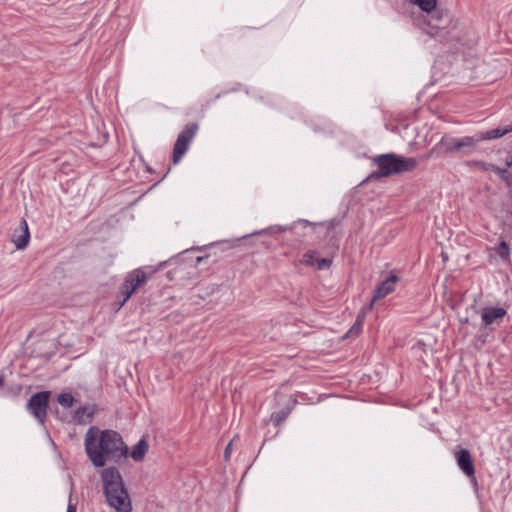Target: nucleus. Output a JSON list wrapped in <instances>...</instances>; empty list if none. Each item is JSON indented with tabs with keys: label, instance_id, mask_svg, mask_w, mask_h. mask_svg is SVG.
I'll list each match as a JSON object with an SVG mask.
<instances>
[{
	"label": "nucleus",
	"instance_id": "f257e3e1",
	"mask_svg": "<svg viewBox=\"0 0 512 512\" xmlns=\"http://www.w3.org/2000/svg\"><path fill=\"white\" fill-rule=\"evenodd\" d=\"M84 447L89 460L97 468L108 462L119 463L128 456V447L118 432L95 426L85 433Z\"/></svg>",
	"mask_w": 512,
	"mask_h": 512
},
{
	"label": "nucleus",
	"instance_id": "f03ea898",
	"mask_svg": "<svg viewBox=\"0 0 512 512\" xmlns=\"http://www.w3.org/2000/svg\"><path fill=\"white\" fill-rule=\"evenodd\" d=\"M100 476L108 505L116 512H132V502L119 470L107 467L101 471Z\"/></svg>",
	"mask_w": 512,
	"mask_h": 512
},
{
	"label": "nucleus",
	"instance_id": "7ed1b4c3",
	"mask_svg": "<svg viewBox=\"0 0 512 512\" xmlns=\"http://www.w3.org/2000/svg\"><path fill=\"white\" fill-rule=\"evenodd\" d=\"M379 170L371 174V178L389 177L393 174L412 171L417 166L414 158H403L395 154H384L374 158Z\"/></svg>",
	"mask_w": 512,
	"mask_h": 512
},
{
	"label": "nucleus",
	"instance_id": "20e7f679",
	"mask_svg": "<svg viewBox=\"0 0 512 512\" xmlns=\"http://www.w3.org/2000/svg\"><path fill=\"white\" fill-rule=\"evenodd\" d=\"M148 276L146 272L141 269H135L127 274L120 292L119 297H121V301L119 302L118 308H121L133 295V293L146 283Z\"/></svg>",
	"mask_w": 512,
	"mask_h": 512
},
{
	"label": "nucleus",
	"instance_id": "39448f33",
	"mask_svg": "<svg viewBox=\"0 0 512 512\" xmlns=\"http://www.w3.org/2000/svg\"><path fill=\"white\" fill-rule=\"evenodd\" d=\"M450 23L448 14L436 10L427 15L424 31L432 37L442 38L448 33Z\"/></svg>",
	"mask_w": 512,
	"mask_h": 512
},
{
	"label": "nucleus",
	"instance_id": "423d86ee",
	"mask_svg": "<svg viewBox=\"0 0 512 512\" xmlns=\"http://www.w3.org/2000/svg\"><path fill=\"white\" fill-rule=\"evenodd\" d=\"M198 130L195 123L188 124L179 134L173 150V163L177 164L189 148L191 140L194 138Z\"/></svg>",
	"mask_w": 512,
	"mask_h": 512
},
{
	"label": "nucleus",
	"instance_id": "0eeeda50",
	"mask_svg": "<svg viewBox=\"0 0 512 512\" xmlns=\"http://www.w3.org/2000/svg\"><path fill=\"white\" fill-rule=\"evenodd\" d=\"M49 397V392H39L34 394L27 403L29 412L41 423L44 422L47 415Z\"/></svg>",
	"mask_w": 512,
	"mask_h": 512
},
{
	"label": "nucleus",
	"instance_id": "6e6552de",
	"mask_svg": "<svg viewBox=\"0 0 512 512\" xmlns=\"http://www.w3.org/2000/svg\"><path fill=\"white\" fill-rule=\"evenodd\" d=\"M506 314L507 311L502 307H484L481 310V328L494 330L500 326Z\"/></svg>",
	"mask_w": 512,
	"mask_h": 512
},
{
	"label": "nucleus",
	"instance_id": "1a4fd4ad",
	"mask_svg": "<svg viewBox=\"0 0 512 512\" xmlns=\"http://www.w3.org/2000/svg\"><path fill=\"white\" fill-rule=\"evenodd\" d=\"M454 457L458 467L467 476L475 480V467L471 453L464 448L454 450Z\"/></svg>",
	"mask_w": 512,
	"mask_h": 512
},
{
	"label": "nucleus",
	"instance_id": "9d476101",
	"mask_svg": "<svg viewBox=\"0 0 512 512\" xmlns=\"http://www.w3.org/2000/svg\"><path fill=\"white\" fill-rule=\"evenodd\" d=\"M398 282V277L396 275H390L388 278L383 280L380 285L376 288L374 296L372 298L371 303L368 306V310L373 308V305L376 301L384 298L388 294L392 293L395 290L396 283Z\"/></svg>",
	"mask_w": 512,
	"mask_h": 512
},
{
	"label": "nucleus",
	"instance_id": "9b49d317",
	"mask_svg": "<svg viewBox=\"0 0 512 512\" xmlns=\"http://www.w3.org/2000/svg\"><path fill=\"white\" fill-rule=\"evenodd\" d=\"M30 240V233L28 224L25 219L20 221V225L12 234L11 241L14 243L18 250H23L27 247Z\"/></svg>",
	"mask_w": 512,
	"mask_h": 512
},
{
	"label": "nucleus",
	"instance_id": "f8f14e48",
	"mask_svg": "<svg viewBox=\"0 0 512 512\" xmlns=\"http://www.w3.org/2000/svg\"><path fill=\"white\" fill-rule=\"evenodd\" d=\"M301 263L307 266H315L318 270H325L331 266L332 260L329 258H318L315 251H307L302 259Z\"/></svg>",
	"mask_w": 512,
	"mask_h": 512
},
{
	"label": "nucleus",
	"instance_id": "ddd939ff",
	"mask_svg": "<svg viewBox=\"0 0 512 512\" xmlns=\"http://www.w3.org/2000/svg\"><path fill=\"white\" fill-rule=\"evenodd\" d=\"M480 141L481 139L479 138V134L465 136L457 138V144L455 147L458 149V154L468 155L476 149Z\"/></svg>",
	"mask_w": 512,
	"mask_h": 512
},
{
	"label": "nucleus",
	"instance_id": "4468645a",
	"mask_svg": "<svg viewBox=\"0 0 512 512\" xmlns=\"http://www.w3.org/2000/svg\"><path fill=\"white\" fill-rule=\"evenodd\" d=\"M457 138L443 137L437 144L436 149L442 150L445 154H458V149L455 147Z\"/></svg>",
	"mask_w": 512,
	"mask_h": 512
},
{
	"label": "nucleus",
	"instance_id": "2eb2a0df",
	"mask_svg": "<svg viewBox=\"0 0 512 512\" xmlns=\"http://www.w3.org/2000/svg\"><path fill=\"white\" fill-rule=\"evenodd\" d=\"M511 131H512V125H509L504 128H495V129H491L486 132H481L478 134H479V138L481 139V141H483V140L500 138Z\"/></svg>",
	"mask_w": 512,
	"mask_h": 512
},
{
	"label": "nucleus",
	"instance_id": "dca6fc26",
	"mask_svg": "<svg viewBox=\"0 0 512 512\" xmlns=\"http://www.w3.org/2000/svg\"><path fill=\"white\" fill-rule=\"evenodd\" d=\"M148 450V444L144 439H141L132 449L131 457L135 461H140L144 458Z\"/></svg>",
	"mask_w": 512,
	"mask_h": 512
},
{
	"label": "nucleus",
	"instance_id": "f3484780",
	"mask_svg": "<svg viewBox=\"0 0 512 512\" xmlns=\"http://www.w3.org/2000/svg\"><path fill=\"white\" fill-rule=\"evenodd\" d=\"M410 3L417 5L422 11L430 14L435 10L437 0H408Z\"/></svg>",
	"mask_w": 512,
	"mask_h": 512
},
{
	"label": "nucleus",
	"instance_id": "a211bd4d",
	"mask_svg": "<svg viewBox=\"0 0 512 512\" xmlns=\"http://www.w3.org/2000/svg\"><path fill=\"white\" fill-rule=\"evenodd\" d=\"M368 306L366 308H364L357 316L356 318V321L354 323V325L351 327V329L348 331L347 335L349 334H359L361 329H362V326H363V323H364V319H365V316L368 312Z\"/></svg>",
	"mask_w": 512,
	"mask_h": 512
},
{
	"label": "nucleus",
	"instance_id": "6ab92c4d",
	"mask_svg": "<svg viewBox=\"0 0 512 512\" xmlns=\"http://www.w3.org/2000/svg\"><path fill=\"white\" fill-rule=\"evenodd\" d=\"M368 306L366 308H364L357 316L356 318V321L354 323V325L351 327V329L348 331L347 335L349 334H359L361 329H362V326H363V323H364V319H365V316L368 312Z\"/></svg>",
	"mask_w": 512,
	"mask_h": 512
},
{
	"label": "nucleus",
	"instance_id": "aec40b11",
	"mask_svg": "<svg viewBox=\"0 0 512 512\" xmlns=\"http://www.w3.org/2000/svg\"><path fill=\"white\" fill-rule=\"evenodd\" d=\"M76 418L79 422H88L92 416V410L89 407H81L75 413Z\"/></svg>",
	"mask_w": 512,
	"mask_h": 512
},
{
	"label": "nucleus",
	"instance_id": "412c9836",
	"mask_svg": "<svg viewBox=\"0 0 512 512\" xmlns=\"http://www.w3.org/2000/svg\"><path fill=\"white\" fill-rule=\"evenodd\" d=\"M495 251L503 260H507L509 258L510 248L505 241H501L495 248Z\"/></svg>",
	"mask_w": 512,
	"mask_h": 512
},
{
	"label": "nucleus",
	"instance_id": "4be33fe9",
	"mask_svg": "<svg viewBox=\"0 0 512 512\" xmlns=\"http://www.w3.org/2000/svg\"><path fill=\"white\" fill-rule=\"evenodd\" d=\"M57 400H58L59 404H61L62 406L66 407V408L71 407L74 403V397L70 393L60 394L58 396Z\"/></svg>",
	"mask_w": 512,
	"mask_h": 512
},
{
	"label": "nucleus",
	"instance_id": "5701e85b",
	"mask_svg": "<svg viewBox=\"0 0 512 512\" xmlns=\"http://www.w3.org/2000/svg\"><path fill=\"white\" fill-rule=\"evenodd\" d=\"M489 167L497 173L501 179L505 180L508 184L510 183L511 173L507 169H501L495 165H489Z\"/></svg>",
	"mask_w": 512,
	"mask_h": 512
},
{
	"label": "nucleus",
	"instance_id": "b1692460",
	"mask_svg": "<svg viewBox=\"0 0 512 512\" xmlns=\"http://www.w3.org/2000/svg\"><path fill=\"white\" fill-rule=\"evenodd\" d=\"M232 444H233V441H231L227 446H226V449H225V459L227 460L230 456V453H231V448H232Z\"/></svg>",
	"mask_w": 512,
	"mask_h": 512
},
{
	"label": "nucleus",
	"instance_id": "393cba45",
	"mask_svg": "<svg viewBox=\"0 0 512 512\" xmlns=\"http://www.w3.org/2000/svg\"><path fill=\"white\" fill-rule=\"evenodd\" d=\"M76 510H77L76 504H73L70 501L66 512H76Z\"/></svg>",
	"mask_w": 512,
	"mask_h": 512
},
{
	"label": "nucleus",
	"instance_id": "a878e982",
	"mask_svg": "<svg viewBox=\"0 0 512 512\" xmlns=\"http://www.w3.org/2000/svg\"><path fill=\"white\" fill-rule=\"evenodd\" d=\"M476 164L478 166H480L484 170H491L492 171V169L489 167L490 164H488V163L477 162Z\"/></svg>",
	"mask_w": 512,
	"mask_h": 512
},
{
	"label": "nucleus",
	"instance_id": "bb28decb",
	"mask_svg": "<svg viewBox=\"0 0 512 512\" xmlns=\"http://www.w3.org/2000/svg\"><path fill=\"white\" fill-rule=\"evenodd\" d=\"M2 384H3V381H2V379H0V386H2Z\"/></svg>",
	"mask_w": 512,
	"mask_h": 512
}]
</instances>
